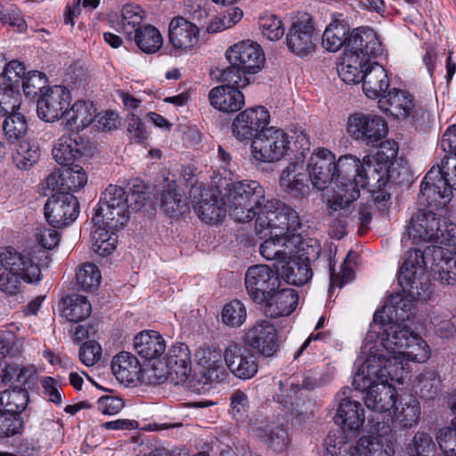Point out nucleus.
<instances>
[{
  "mask_svg": "<svg viewBox=\"0 0 456 456\" xmlns=\"http://www.w3.org/2000/svg\"><path fill=\"white\" fill-rule=\"evenodd\" d=\"M316 39L312 19L305 14L292 22L287 33L286 43L292 53L305 56L315 51Z\"/></svg>",
  "mask_w": 456,
  "mask_h": 456,
  "instance_id": "obj_16",
  "label": "nucleus"
},
{
  "mask_svg": "<svg viewBox=\"0 0 456 456\" xmlns=\"http://www.w3.org/2000/svg\"><path fill=\"white\" fill-rule=\"evenodd\" d=\"M377 332H368L361 348V358L363 362L356 371L353 386L355 390L365 391L367 387L379 382L388 383V380L402 383L404 370L402 361L393 359L379 347L374 339Z\"/></svg>",
  "mask_w": 456,
  "mask_h": 456,
  "instance_id": "obj_3",
  "label": "nucleus"
},
{
  "mask_svg": "<svg viewBox=\"0 0 456 456\" xmlns=\"http://www.w3.org/2000/svg\"><path fill=\"white\" fill-rule=\"evenodd\" d=\"M409 239L413 243L433 242L456 246V224L447 223L428 210L415 213L406 225Z\"/></svg>",
  "mask_w": 456,
  "mask_h": 456,
  "instance_id": "obj_6",
  "label": "nucleus"
},
{
  "mask_svg": "<svg viewBox=\"0 0 456 456\" xmlns=\"http://www.w3.org/2000/svg\"><path fill=\"white\" fill-rule=\"evenodd\" d=\"M452 188L440 175V171L433 167L425 175L420 185V197L426 199L429 206L444 204L450 200Z\"/></svg>",
  "mask_w": 456,
  "mask_h": 456,
  "instance_id": "obj_24",
  "label": "nucleus"
},
{
  "mask_svg": "<svg viewBox=\"0 0 456 456\" xmlns=\"http://www.w3.org/2000/svg\"><path fill=\"white\" fill-rule=\"evenodd\" d=\"M300 226L301 220L296 210L279 200L268 201L258 213L255 224L256 234L265 239L259 248L262 256L274 260L275 268L281 265V261L294 254L289 238L284 235L296 232Z\"/></svg>",
  "mask_w": 456,
  "mask_h": 456,
  "instance_id": "obj_1",
  "label": "nucleus"
},
{
  "mask_svg": "<svg viewBox=\"0 0 456 456\" xmlns=\"http://www.w3.org/2000/svg\"><path fill=\"white\" fill-rule=\"evenodd\" d=\"M440 383L438 374L433 370H428L419 375L416 389L422 398L432 400L439 394Z\"/></svg>",
  "mask_w": 456,
  "mask_h": 456,
  "instance_id": "obj_55",
  "label": "nucleus"
},
{
  "mask_svg": "<svg viewBox=\"0 0 456 456\" xmlns=\"http://www.w3.org/2000/svg\"><path fill=\"white\" fill-rule=\"evenodd\" d=\"M412 309L413 302L411 298L401 295L391 296L383 309L374 314L373 322L392 321L402 323L410 318Z\"/></svg>",
  "mask_w": 456,
  "mask_h": 456,
  "instance_id": "obj_33",
  "label": "nucleus"
},
{
  "mask_svg": "<svg viewBox=\"0 0 456 456\" xmlns=\"http://www.w3.org/2000/svg\"><path fill=\"white\" fill-rule=\"evenodd\" d=\"M362 91L368 98H381L387 92L389 79L386 69L376 61L366 66L362 79Z\"/></svg>",
  "mask_w": 456,
  "mask_h": 456,
  "instance_id": "obj_29",
  "label": "nucleus"
},
{
  "mask_svg": "<svg viewBox=\"0 0 456 456\" xmlns=\"http://www.w3.org/2000/svg\"><path fill=\"white\" fill-rule=\"evenodd\" d=\"M349 27L343 20L331 22L322 34V45L329 52L338 51L345 44L347 45Z\"/></svg>",
  "mask_w": 456,
  "mask_h": 456,
  "instance_id": "obj_42",
  "label": "nucleus"
},
{
  "mask_svg": "<svg viewBox=\"0 0 456 456\" xmlns=\"http://www.w3.org/2000/svg\"><path fill=\"white\" fill-rule=\"evenodd\" d=\"M436 444L432 436L425 431H417L405 447L407 456H435Z\"/></svg>",
  "mask_w": 456,
  "mask_h": 456,
  "instance_id": "obj_48",
  "label": "nucleus"
},
{
  "mask_svg": "<svg viewBox=\"0 0 456 456\" xmlns=\"http://www.w3.org/2000/svg\"><path fill=\"white\" fill-rule=\"evenodd\" d=\"M289 242L294 253L298 254L299 258L307 261L310 265L320 256L321 245L316 240H302L299 236L292 235L289 238Z\"/></svg>",
  "mask_w": 456,
  "mask_h": 456,
  "instance_id": "obj_54",
  "label": "nucleus"
},
{
  "mask_svg": "<svg viewBox=\"0 0 456 456\" xmlns=\"http://www.w3.org/2000/svg\"><path fill=\"white\" fill-rule=\"evenodd\" d=\"M39 158L40 149L38 145L28 141L20 142L12 156L16 167L24 170L34 166Z\"/></svg>",
  "mask_w": 456,
  "mask_h": 456,
  "instance_id": "obj_53",
  "label": "nucleus"
},
{
  "mask_svg": "<svg viewBox=\"0 0 456 456\" xmlns=\"http://www.w3.org/2000/svg\"><path fill=\"white\" fill-rule=\"evenodd\" d=\"M64 188L68 192L77 191L85 187L87 183V175L83 167L75 165L72 167L62 170Z\"/></svg>",
  "mask_w": 456,
  "mask_h": 456,
  "instance_id": "obj_61",
  "label": "nucleus"
},
{
  "mask_svg": "<svg viewBox=\"0 0 456 456\" xmlns=\"http://www.w3.org/2000/svg\"><path fill=\"white\" fill-rule=\"evenodd\" d=\"M257 436L276 452H282L289 443L288 431L283 425H266L257 429Z\"/></svg>",
  "mask_w": 456,
  "mask_h": 456,
  "instance_id": "obj_47",
  "label": "nucleus"
},
{
  "mask_svg": "<svg viewBox=\"0 0 456 456\" xmlns=\"http://www.w3.org/2000/svg\"><path fill=\"white\" fill-rule=\"evenodd\" d=\"M76 279L77 284L86 291L96 289L101 282V273L98 267L91 263H85L79 266Z\"/></svg>",
  "mask_w": 456,
  "mask_h": 456,
  "instance_id": "obj_56",
  "label": "nucleus"
},
{
  "mask_svg": "<svg viewBox=\"0 0 456 456\" xmlns=\"http://www.w3.org/2000/svg\"><path fill=\"white\" fill-rule=\"evenodd\" d=\"M267 202L265 189L256 181H239L228 186L227 206L231 215L240 223L257 216Z\"/></svg>",
  "mask_w": 456,
  "mask_h": 456,
  "instance_id": "obj_7",
  "label": "nucleus"
},
{
  "mask_svg": "<svg viewBox=\"0 0 456 456\" xmlns=\"http://www.w3.org/2000/svg\"><path fill=\"white\" fill-rule=\"evenodd\" d=\"M21 108V96L18 89L0 86V115L5 116Z\"/></svg>",
  "mask_w": 456,
  "mask_h": 456,
  "instance_id": "obj_58",
  "label": "nucleus"
},
{
  "mask_svg": "<svg viewBox=\"0 0 456 456\" xmlns=\"http://www.w3.org/2000/svg\"><path fill=\"white\" fill-rule=\"evenodd\" d=\"M225 55L230 64H238L243 74L258 72L265 61L260 45L250 40H243L229 47Z\"/></svg>",
  "mask_w": 456,
  "mask_h": 456,
  "instance_id": "obj_17",
  "label": "nucleus"
},
{
  "mask_svg": "<svg viewBox=\"0 0 456 456\" xmlns=\"http://www.w3.org/2000/svg\"><path fill=\"white\" fill-rule=\"evenodd\" d=\"M395 420L405 428H411L419 423L421 410L419 400L413 395L401 396L395 405Z\"/></svg>",
  "mask_w": 456,
  "mask_h": 456,
  "instance_id": "obj_40",
  "label": "nucleus"
},
{
  "mask_svg": "<svg viewBox=\"0 0 456 456\" xmlns=\"http://www.w3.org/2000/svg\"><path fill=\"white\" fill-rule=\"evenodd\" d=\"M87 142L77 134L63 135L53 144V159L61 166H70L88 153Z\"/></svg>",
  "mask_w": 456,
  "mask_h": 456,
  "instance_id": "obj_22",
  "label": "nucleus"
},
{
  "mask_svg": "<svg viewBox=\"0 0 456 456\" xmlns=\"http://www.w3.org/2000/svg\"><path fill=\"white\" fill-rule=\"evenodd\" d=\"M166 363L169 368L171 383L179 385L189 379L191 361L189 347L185 344L174 345L167 352Z\"/></svg>",
  "mask_w": 456,
  "mask_h": 456,
  "instance_id": "obj_25",
  "label": "nucleus"
},
{
  "mask_svg": "<svg viewBox=\"0 0 456 456\" xmlns=\"http://www.w3.org/2000/svg\"><path fill=\"white\" fill-rule=\"evenodd\" d=\"M199 365L202 368L203 376L210 382H221L227 377L226 366L224 365V353L207 347L197 352Z\"/></svg>",
  "mask_w": 456,
  "mask_h": 456,
  "instance_id": "obj_31",
  "label": "nucleus"
},
{
  "mask_svg": "<svg viewBox=\"0 0 456 456\" xmlns=\"http://www.w3.org/2000/svg\"><path fill=\"white\" fill-rule=\"evenodd\" d=\"M298 296L292 289L279 287L266 297V301L260 303L265 314L271 318L289 315L297 305Z\"/></svg>",
  "mask_w": 456,
  "mask_h": 456,
  "instance_id": "obj_27",
  "label": "nucleus"
},
{
  "mask_svg": "<svg viewBox=\"0 0 456 456\" xmlns=\"http://www.w3.org/2000/svg\"><path fill=\"white\" fill-rule=\"evenodd\" d=\"M63 304L62 314L71 322L84 321L92 311L90 303L84 296H69L64 299Z\"/></svg>",
  "mask_w": 456,
  "mask_h": 456,
  "instance_id": "obj_46",
  "label": "nucleus"
},
{
  "mask_svg": "<svg viewBox=\"0 0 456 456\" xmlns=\"http://www.w3.org/2000/svg\"><path fill=\"white\" fill-rule=\"evenodd\" d=\"M128 219L127 193L122 187L110 184L102 194L93 220L100 224H107L110 229H119L127 223Z\"/></svg>",
  "mask_w": 456,
  "mask_h": 456,
  "instance_id": "obj_8",
  "label": "nucleus"
},
{
  "mask_svg": "<svg viewBox=\"0 0 456 456\" xmlns=\"http://www.w3.org/2000/svg\"><path fill=\"white\" fill-rule=\"evenodd\" d=\"M135 352L146 360L161 356L166 350V342L157 331H142L134 337Z\"/></svg>",
  "mask_w": 456,
  "mask_h": 456,
  "instance_id": "obj_36",
  "label": "nucleus"
},
{
  "mask_svg": "<svg viewBox=\"0 0 456 456\" xmlns=\"http://www.w3.org/2000/svg\"><path fill=\"white\" fill-rule=\"evenodd\" d=\"M200 195L204 199L193 205L195 212L206 224H217L225 216V203L222 198L209 195L208 192Z\"/></svg>",
  "mask_w": 456,
  "mask_h": 456,
  "instance_id": "obj_39",
  "label": "nucleus"
},
{
  "mask_svg": "<svg viewBox=\"0 0 456 456\" xmlns=\"http://www.w3.org/2000/svg\"><path fill=\"white\" fill-rule=\"evenodd\" d=\"M244 341L265 357L273 356L280 348L277 330L268 320L256 322L245 334Z\"/></svg>",
  "mask_w": 456,
  "mask_h": 456,
  "instance_id": "obj_19",
  "label": "nucleus"
},
{
  "mask_svg": "<svg viewBox=\"0 0 456 456\" xmlns=\"http://www.w3.org/2000/svg\"><path fill=\"white\" fill-rule=\"evenodd\" d=\"M434 257L439 260L435 270L439 273V281L443 284L453 286L456 284V257L445 248H437L434 251Z\"/></svg>",
  "mask_w": 456,
  "mask_h": 456,
  "instance_id": "obj_43",
  "label": "nucleus"
},
{
  "mask_svg": "<svg viewBox=\"0 0 456 456\" xmlns=\"http://www.w3.org/2000/svg\"><path fill=\"white\" fill-rule=\"evenodd\" d=\"M224 361L229 371L241 380L251 379L258 371L256 356L238 344H231L224 348Z\"/></svg>",
  "mask_w": 456,
  "mask_h": 456,
  "instance_id": "obj_18",
  "label": "nucleus"
},
{
  "mask_svg": "<svg viewBox=\"0 0 456 456\" xmlns=\"http://www.w3.org/2000/svg\"><path fill=\"white\" fill-rule=\"evenodd\" d=\"M280 186L294 197H304L309 193L310 175L303 160L290 162L280 175Z\"/></svg>",
  "mask_w": 456,
  "mask_h": 456,
  "instance_id": "obj_23",
  "label": "nucleus"
},
{
  "mask_svg": "<svg viewBox=\"0 0 456 456\" xmlns=\"http://www.w3.org/2000/svg\"><path fill=\"white\" fill-rule=\"evenodd\" d=\"M281 265H276L279 276L287 283L300 286L307 283L313 277L311 265L301 258L289 255L285 261H281Z\"/></svg>",
  "mask_w": 456,
  "mask_h": 456,
  "instance_id": "obj_32",
  "label": "nucleus"
},
{
  "mask_svg": "<svg viewBox=\"0 0 456 456\" xmlns=\"http://www.w3.org/2000/svg\"><path fill=\"white\" fill-rule=\"evenodd\" d=\"M372 157L366 156L361 161L348 154L335 159L336 188L328 207L334 212L346 209L360 197L359 188L380 187L387 183L386 172Z\"/></svg>",
  "mask_w": 456,
  "mask_h": 456,
  "instance_id": "obj_2",
  "label": "nucleus"
},
{
  "mask_svg": "<svg viewBox=\"0 0 456 456\" xmlns=\"http://www.w3.org/2000/svg\"><path fill=\"white\" fill-rule=\"evenodd\" d=\"M197 26L183 17L172 19L169 23L168 41L175 51L192 49L199 41Z\"/></svg>",
  "mask_w": 456,
  "mask_h": 456,
  "instance_id": "obj_26",
  "label": "nucleus"
},
{
  "mask_svg": "<svg viewBox=\"0 0 456 456\" xmlns=\"http://www.w3.org/2000/svg\"><path fill=\"white\" fill-rule=\"evenodd\" d=\"M24 422L20 415L0 409V440L21 434Z\"/></svg>",
  "mask_w": 456,
  "mask_h": 456,
  "instance_id": "obj_57",
  "label": "nucleus"
},
{
  "mask_svg": "<svg viewBox=\"0 0 456 456\" xmlns=\"http://www.w3.org/2000/svg\"><path fill=\"white\" fill-rule=\"evenodd\" d=\"M370 63V61L363 60L357 53L346 50L338 66V74L345 83L357 84L362 82L365 68Z\"/></svg>",
  "mask_w": 456,
  "mask_h": 456,
  "instance_id": "obj_37",
  "label": "nucleus"
},
{
  "mask_svg": "<svg viewBox=\"0 0 456 456\" xmlns=\"http://www.w3.org/2000/svg\"><path fill=\"white\" fill-rule=\"evenodd\" d=\"M289 150V136L282 129L274 126L262 130L251 142L253 158L264 163L281 160Z\"/></svg>",
  "mask_w": 456,
  "mask_h": 456,
  "instance_id": "obj_10",
  "label": "nucleus"
},
{
  "mask_svg": "<svg viewBox=\"0 0 456 456\" xmlns=\"http://www.w3.org/2000/svg\"><path fill=\"white\" fill-rule=\"evenodd\" d=\"M208 99L211 106L226 113L236 112L245 104L243 94L239 89L228 86H220L211 89Z\"/></svg>",
  "mask_w": 456,
  "mask_h": 456,
  "instance_id": "obj_30",
  "label": "nucleus"
},
{
  "mask_svg": "<svg viewBox=\"0 0 456 456\" xmlns=\"http://www.w3.org/2000/svg\"><path fill=\"white\" fill-rule=\"evenodd\" d=\"M307 168L313 186L324 190L335 181V154L328 149H317L311 155Z\"/></svg>",
  "mask_w": 456,
  "mask_h": 456,
  "instance_id": "obj_20",
  "label": "nucleus"
},
{
  "mask_svg": "<svg viewBox=\"0 0 456 456\" xmlns=\"http://www.w3.org/2000/svg\"><path fill=\"white\" fill-rule=\"evenodd\" d=\"M0 265L4 270L23 278L24 282L37 284L42 279L39 265L12 247L0 248Z\"/></svg>",
  "mask_w": 456,
  "mask_h": 456,
  "instance_id": "obj_14",
  "label": "nucleus"
},
{
  "mask_svg": "<svg viewBox=\"0 0 456 456\" xmlns=\"http://www.w3.org/2000/svg\"><path fill=\"white\" fill-rule=\"evenodd\" d=\"M144 11L135 4H126L121 10V20L119 26L122 31L132 38L133 34L142 28V22L144 19Z\"/></svg>",
  "mask_w": 456,
  "mask_h": 456,
  "instance_id": "obj_49",
  "label": "nucleus"
},
{
  "mask_svg": "<svg viewBox=\"0 0 456 456\" xmlns=\"http://www.w3.org/2000/svg\"><path fill=\"white\" fill-rule=\"evenodd\" d=\"M70 101L71 94L67 87L63 86L48 87L37 100V115L46 122L58 120L67 113Z\"/></svg>",
  "mask_w": 456,
  "mask_h": 456,
  "instance_id": "obj_15",
  "label": "nucleus"
},
{
  "mask_svg": "<svg viewBox=\"0 0 456 456\" xmlns=\"http://www.w3.org/2000/svg\"><path fill=\"white\" fill-rule=\"evenodd\" d=\"M33 372L30 367L10 363L4 358H0V383L7 384L14 380L20 384H26Z\"/></svg>",
  "mask_w": 456,
  "mask_h": 456,
  "instance_id": "obj_50",
  "label": "nucleus"
},
{
  "mask_svg": "<svg viewBox=\"0 0 456 456\" xmlns=\"http://www.w3.org/2000/svg\"><path fill=\"white\" fill-rule=\"evenodd\" d=\"M230 407L231 412L235 419H245L249 410V399L248 395L240 389H235L230 395Z\"/></svg>",
  "mask_w": 456,
  "mask_h": 456,
  "instance_id": "obj_63",
  "label": "nucleus"
},
{
  "mask_svg": "<svg viewBox=\"0 0 456 456\" xmlns=\"http://www.w3.org/2000/svg\"><path fill=\"white\" fill-rule=\"evenodd\" d=\"M23 92L28 96L40 95L45 92L46 84L45 76L37 70L28 72L22 79Z\"/></svg>",
  "mask_w": 456,
  "mask_h": 456,
  "instance_id": "obj_64",
  "label": "nucleus"
},
{
  "mask_svg": "<svg viewBox=\"0 0 456 456\" xmlns=\"http://www.w3.org/2000/svg\"><path fill=\"white\" fill-rule=\"evenodd\" d=\"M279 273L265 265L250 266L245 274V286L249 297L256 303L266 301V297L281 287Z\"/></svg>",
  "mask_w": 456,
  "mask_h": 456,
  "instance_id": "obj_11",
  "label": "nucleus"
},
{
  "mask_svg": "<svg viewBox=\"0 0 456 456\" xmlns=\"http://www.w3.org/2000/svg\"><path fill=\"white\" fill-rule=\"evenodd\" d=\"M3 129L9 140H18L28 131V118L22 110H17L4 116Z\"/></svg>",
  "mask_w": 456,
  "mask_h": 456,
  "instance_id": "obj_52",
  "label": "nucleus"
},
{
  "mask_svg": "<svg viewBox=\"0 0 456 456\" xmlns=\"http://www.w3.org/2000/svg\"><path fill=\"white\" fill-rule=\"evenodd\" d=\"M79 203L70 192L53 193L45 204V216L52 227L62 228L78 216Z\"/></svg>",
  "mask_w": 456,
  "mask_h": 456,
  "instance_id": "obj_12",
  "label": "nucleus"
},
{
  "mask_svg": "<svg viewBox=\"0 0 456 456\" xmlns=\"http://www.w3.org/2000/svg\"><path fill=\"white\" fill-rule=\"evenodd\" d=\"M246 317V308L239 300H232L226 304L222 311L223 322L230 327H240L245 322Z\"/></svg>",
  "mask_w": 456,
  "mask_h": 456,
  "instance_id": "obj_59",
  "label": "nucleus"
},
{
  "mask_svg": "<svg viewBox=\"0 0 456 456\" xmlns=\"http://www.w3.org/2000/svg\"><path fill=\"white\" fill-rule=\"evenodd\" d=\"M346 133L354 141L375 147L386 138L388 127L381 116L356 112L347 118Z\"/></svg>",
  "mask_w": 456,
  "mask_h": 456,
  "instance_id": "obj_9",
  "label": "nucleus"
},
{
  "mask_svg": "<svg viewBox=\"0 0 456 456\" xmlns=\"http://www.w3.org/2000/svg\"><path fill=\"white\" fill-rule=\"evenodd\" d=\"M379 108L392 116L408 118L413 110L411 95L400 89L394 88L384 94L379 101Z\"/></svg>",
  "mask_w": 456,
  "mask_h": 456,
  "instance_id": "obj_35",
  "label": "nucleus"
},
{
  "mask_svg": "<svg viewBox=\"0 0 456 456\" xmlns=\"http://www.w3.org/2000/svg\"><path fill=\"white\" fill-rule=\"evenodd\" d=\"M349 389L345 388L341 395L345 397L340 398L338 412L336 415L337 422L340 423L344 428L350 433L355 434L364 422V410L362 404L357 401H352L346 397Z\"/></svg>",
  "mask_w": 456,
  "mask_h": 456,
  "instance_id": "obj_28",
  "label": "nucleus"
},
{
  "mask_svg": "<svg viewBox=\"0 0 456 456\" xmlns=\"http://www.w3.org/2000/svg\"><path fill=\"white\" fill-rule=\"evenodd\" d=\"M365 390L364 403L367 408L377 412H386L395 405L397 393L388 383L379 382Z\"/></svg>",
  "mask_w": 456,
  "mask_h": 456,
  "instance_id": "obj_34",
  "label": "nucleus"
},
{
  "mask_svg": "<svg viewBox=\"0 0 456 456\" xmlns=\"http://www.w3.org/2000/svg\"><path fill=\"white\" fill-rule=\"evenodd\" d=\"M259 28L264 37L270 41L281 39L285 28L281 20L274 14H265L259 20Z\"/></svg>",
  "mask_w": 456,
  "mask_h": 456,
  "instance_id": "obj_60",
  "label": "nucleus"
},
{
  "mask_svg": "<svg viewBox=\"0 0 456 456\" xmlns=\"http://www.w3.org/2000/svg\"><path fill=\"white\" fill-rule=\"evenodd\" d=\"M160 203L163 210L170 216H178L189 209L183 191L177 189L175 184H168L162 191Z\"/></svg>",
  "mask_w": 456,
  "mask_h": 456,
  "instance_id": "obj_41",
  "label": "nucleus"
},
{
  "mask_svg": "<svg viewBox=\"0 0 456 456\" xmlns=\"http://www.w3.org/2000/svg\"><path fill=\"white\" fill-rule=\"evenodd\" d=\"M95 110L93 104L78 101L67 110V123L71 129L80 130L89 126L94 121Z\"/></svg>",
  "mask_w": 456,
  "mask_h": 456,
  "instance_id": "obj_45",
  "label": "nucleus"
},
{
  "mask_svg": "<svg viewBox=\"0 0 456 456\" xmlns=\"http://www.w3.org/2000/svg\"><path fill=\"white\" fill-rule=\"evenodd\" d=\"M136 45L146 53H157L163 45L159 30L152 25L145 24L134 35Z\"/></svg>",
  "mask_w": 456,
  "mask_h": 456,
  "instance_id": "obj_44",
  "label": "nucleus"
},
{
  "mask_svg": "<svg viewBox=\"0 0 456 456\" xmlns=\"http://www.w3.org/2000/svg\"><path fill=\"white\" fill-rule=\"evenodd\" d=\"M436 441L442 456H456V421L452 423V427L441 428L436 434Z\"/></svg>",
  "mask_w": 456,
  "mask_h": 456,
  "instance_id": "obj_62",
  "label": "nucleus"
},
{
  "mask_svg": "<svg viewBox=\"0 0 456 456\" xmlns=\"http://www.w3.org/2000/svg\"><path fill=\"white\" fill-rule=\"evenodd\" d=\"M437 248H444L434 245L424 250L411 248L405 253L397 280L403 291L411 297L419 300H426L429 297L431 283L426 273L428 265L434 278L439 281V273L435 270V265L440 261L436 260L433 254Z\"/></svg>",
  "mask_w": 456,
  "mask_h": 456,
  "instance_id": "obj_5",
  "label": "nucleus"
},
{
  "mask_svg": "<svg viewBox=\"0 0 456 456\" xmlns=\"http://www.w3.org/2000/svg\"><path fill=\"white\" fill-rule=\"evenodd\" d=\"M368 332H377L373 343L377 342L379 347L393 359L396 357L403 362L404 359L424 362L429 358L427 343L403 323L392 321L374 322Z\"/></svg>",
  "mask_w": 456,
  "mask_h": 456,
  "instance_id": "obj_4",
  "label": "nucleus"
},
{
  "mask_svg": "<svg viewBox=\"0 0 456 456\" xmlns=\"http://www.w3.org/2000/svg\"><path fill=\"white\" fill-rule=\"evenodd\" d=\"M111 370L119 382L131 384L138 379L141 366L135 356L121 352L112 359Z\"/></svg>",
  "mask_w": 456,
  "mask_h": 456,
  "instance_id": "obj_38",
  "label": "nucleus"
},
{
  "mask_svg": "<svg viewBox=\"0 0 456 456\" xmlns=\"http://www.w3.org/2000/svg\"><path fill=\"white\" fill-rule=\"evenodd\" d=\"M28 402V393L23 388L4 390L0 396V405L4 411L20 415L25 410Z\"/></svg>",
  "mask_w": 456,
  "mask_h": 456,
  "instance_id": "obj_51",
  "label": "nucleus"
},
{
  "mask_svg": "<svg viewBox=\"0 0 456 456\" xmlns=\"http://www.w3.org/2000/svg\"><path fill=\"white\" fill-rule=\"evenodd\" d=\"M347 51L357 53L361 58L370 61L382 52V45L376 32L370 28L354 29L347 38Z\"/></svg>",
  "mask_w": 456,
  "mask_h": 456,
  "instance_id": "obj_21",
  "label": "nucleus"
},
{
  "mask_svg": "<svg viewBox=\"0 0 456 456\" xmlns=\"http://www.w3.org/2000/svg\"><path fill=\"white\" fill-rule=\"evenodd\" d=\"M269 120L270 115L265 107L248 108L233 119L232 135L239 141H253L262 130H265Z\"/></svg>",
  "mask_w": 456,
  "mask_h": 456,
  "instance_id": "obj_13",
  "label": "nucleus"
}]
</instances>
